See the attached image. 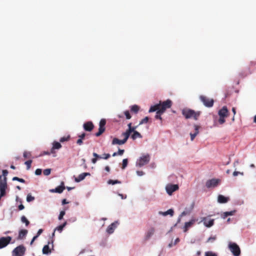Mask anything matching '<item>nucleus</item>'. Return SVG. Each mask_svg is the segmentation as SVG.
Segmentation results:
<instances>
[{
  "instance_id": "1",
  "label": "nucleus",
  "mask_w": 256,
  "mask_h": 256,
  "mask_svg": "<svg viewBox=\"0 0 256 256\" xmlns=\"http://www.w3.org/2000/svg\"><path fill=\"white\" fill-rule=\"evenodd\" d=\"M172 100L169 99L162 102H160L159 104L152 106L148 112H152L158 110L161 111V112L164 113L167 108H169L172 106Z\"/></svg>"
},
{
  "instance_id": "2",
  "label": "nucleus",
  "mask_w": 256,
  "mask_h": 256,
  "mask_svg": "<svg viewBox=\"0 0 256 256\" xmlns=\"http://www.w3.org/2000/svg\"><path fill=\"white\" fill-rule=\"evenodd\" d=\"M200 114V111L196 112L190 108H184L182 110V114L186 118H192L196 120H198Z\"/></svg>"
},
{
  "instance_id": "3",
  "label": "nucleus",
  "mask_w": 256,
  "mask_h": 256,
  "mask_svg": "<svg viewBox=\"0 0 256 256\" xmlns=\"http://www.w3.org/2000/svg\"><path fill=\"white\" fill-rule=\"evenodd\" d=\"M229 112L226 106H223L218 112L220 116L218 122L220 124H222L226 122L225 118L228 116Z\"/></svg>"
},
{
  "instance_id": "4",
  "label": "nucleus",
  "mask_w": 256,
  "mask_h": 256,
  "mask_svg": "<svg viewBox=\"0 0 256 256\" xmlns=\"http://www.w3.org/2000/svg\"><path fill=\"white\" fill-rule=\"evenodd\" d=\"M150 160L149 154H146L140 157L136 162V166L142 167L148 164Z\"/></svg>"
},
{
  "instance_id": "5",
  "label": "nucleus",
  "mask_w": 256,
  "mask_h": 256,
  "mask_svg": "<svg viewBox=\"0 0 256 256\" xmlns=\"http://www.w3.org/2000/svg\"><path fill=\"white\" fill-rule=\"evenodd\" d=\"M122 136L124 137V138L121 140H119L117 138H114L112 140V144H118V145H122V144H124L126 142L129 136L127 135V134L125 132L122 133Z\"/></svg>"
},
{
  "instance_id": "6",
  "label": "nucleus",
  "mask_w": 256,
  "mask_h": 256,
  "mask_svg": "<svg viewBox=\"0 0 256 256\" xmlns=\"http://www.w3.org/2000/svg\"><path fill=\"white\" fill-rule=\"evenodd\" d=\"M200 98L206 107L211 108L213 106L214 100L212 98H210L204 96H200Z\"/></svg>"
},
{
  "instance_id": "7",
  "label": "nucleus",
  "mask_w": 256,
  "mask_h": 256,
  "mask_svg": "<svg viewBox=\"0 0 256 256\" xmlns=\"http://www.w3.org/2000/svg\"><path fill=\"white\" fill-rule=\"evenodd\" d=\"M229 248L234 256H239L240 255V248L236 243L230 244H229Z\"/></svg>"
},
{
  "instance_id": "8",
  "label": "nucleus",
  "mask_w": 256,
  "mask_h": 256,
  "mask_svg": "<svg viewBox=\"0 0 256 256\" xmlns=\"http://www.w3.org/2000/svg\"><path fill=\"white\" fill-rule=\"evenodd\" d=\"M106 120L104 118L102 119L99 123L98 132L95 134L96 136H99L104 132L106 130L105 126Z\"/></svg>"
},
{
  "instance_id": "9",
  "label": "nucleus",
  "mask_w": 256,
  "mask_h": 256,
  "mask_svg": "<svg viewBox=\"0 0 256 256\" xmlns=\"http://www.w3.org/2000/svg\"><path fill=\"white\" fill-rule=\"evenodd\" d=\"M256 66V62L252 61L250 62L248 68L246 70L245 72H241L240 73V75L242 78H244L247 76L251 74L252 73V70H250V68H254Z\"/></svg>"
},
{
  "instance_id": "10",
  "label": "nucleus",
  "mask_w": 256,
  "mask_h": 256,
  "mask_svg": "<svg viewBox=\"0 0 256 256\" xmlns=\"http://www.w3.org/2000/svg\"><path fill=\"white\" fill-rule=\"evenodd\" d=\"M25 250L26 248L23 246H19L14 250L13 255L14 256H22L24 254Z\"/></svg>"
},
{
  "instance_id": "11",
  "label": "nucleus",
  "mask_w": 256,
  "mask_h": 256,
  "mask_svg": "<svg viewBox=\"0 0 256 256\" xmlns=\"http://www.w3.org/2000/svg\"><path fill=\"white\" fill-rule=\"evenodd\" d=\"M12 237L8 236L6 237H2L0 238V249L7 246L12 240Z\"/></svg>"
},
{
  "instance_id": "12",
  "label": "nucleus",
  "mask_w": 256,
  "mask_h": 256,
  "mask_svg": "<svg viewBox=\"0 0 256 256\" xmlns=\"http://www.w3.org/2000/svg\"><path fill=\"white\" fill-rule=\"evenodd\" d=\"M220 182V180L219 179L212 178L208 180L206 182V186L208 188H210L212 187H216L218 185Z\"/></svg>"
},
{
  "instance_id": "13",
  "label": "nucleus",
  "mask_w": 256,
  "mask_h": 256,
  "mask_svg": "<svg viewBox=\"0 0 256 256\" xmlns=\"http://www.w3.org/2000/svg\"><path fill=\"white\" fill-rule=\"evenodd\" d=\"M166 191L169 195H172L173 192L178 189V184H168L166 187Z\"/></svg>"
},
{
  "instance_id": "14",
  "label": "nucleus",
  "mask_w": 256,
  "mask_h": 256,
  "mask_svg": "<svg viewBox=\"0 0 256 256\" xmlns=\"http://www.w3.org/2000/svg\"><path fill=\"white\" fill-rule=\"evenodd\" d=\"M138 126H139V124L138 126H132V123L130 122L128 124V129L126 130L125 132L130 137V134L132 132L136 131V129L138 127Z\"/></svg>"
},
{
  "instance_id": "15",
  "label": "nucleus",
  "mask_w": 256,
  "mask_h": 256,
  "mask_svg": "<svg viewBox=\"0 0 256 256\" xmlns=\"http://www.w3.org/2000/svg\"><path fill=\"white\" fill-rule=\"evenodd\" d=\"M83 127L86 131L91 132L94 128V125L92 122H88L84 124Z\"/></svg>"
},
{
  "instance_id": "16",
  "label": "nucleus",
  "mask_w": 256,
  "mask_h": 256,
  "mask_svg": "<svg viewBox=\"0 0 256 256\" xmlns=\"http://www.w3.org/2000/svg\"><path fill=\"white\" fill-rule=\"evenodd\" d=\"M62 147V144L60 142L54 141L52 142V146L51 148V152L52 154H54L55 153V150H59Z\"/></svg>"
},
{
  "instance_id": "17",
  "label": "nucleus",
  "mask_w": 256,
  "mask_h": 256,
  "mask_svg": "<svg viewBox=\"0 0 256 256\" xmlns=\"http://www.w3.org/2000/svg\"><path fill=\"white\" fill-rule=\"evenodd\" d=\"M202 221L204 222V225L208 228L211 227L214 224V220H208L206 218H204Z\"/></svg>"
},
{
  "instance_id": "18",
  "label": "nucleus",
  "mask_w": 256,
  "mask_h": 256,
  "mask_svg": "<svg viewBox=\"0 0 256 256\" xmlns=\"http://www.w3.org/2000/svg\"><path fill=\"white\" fill-rule=\"evenodd\" d=\"M89 172H83L79 174L78 176L75 178L74 180L76 182H78L84 179L86 176H90Z\"/></svg>"
},
{
  "instance_id": "19",
  "label": "nucleus",
  "mask_w": 256,
  "mask_h": 256,
  "mask_svg": "<svg viewBox=\"0 0 256 256\" xmlns=\"http://www.w3.org/2000/svg\"><path fill=\"white\" fill-rule=\"evenodd\" d=\"M155 232V228L153 227L150 228L146 232L145 238L148 240L154 234Z\"/></svg>"
},
{
  "instance_id": "20",
  "label": "nucleus",
  "mask_w": 256,
  "mask_h": 256,
  "mask_svg": "<svg viewBox=\"0 0 256 256\" xmlns=\"http://www.w3.org/2000/svg\"><path fill=\"white\" fill-rule=\"evenodd\" d=\"M117 222H113L110 224L106 229L108 234H111L114 232L115 228L116 226Z\"/></svg>"
},
{
  "instance_id": "21",
  "label": "nucleus",
  "mask_w": 256,
  "mask_h": 256,
  "mask_svg": "<svg viewBox=\"0 0 256 256\" xmlns=\"http://www.w3.org/2000/svg\"><path fill=\"white\" fill-rule=\"evenodd\" d=\"M229 198L220 194L218 198V201L219 203L224 204L228 201Z\"/></svg>"
},
{
  "instance_id": "22",
  "label": "nucleus",
  "mask_w": 256,
  "mask_h": 256,
  "mask_svg": "<svg viewBox=\"0 0 256 256\" xmlns=\"http://www.w3.org/2000/svg\"><path fill=\"white\" fill-rule=\"evenodd\" d=\"M194 130H195L194 133V134L190 133V134L191 140H194V138H195V137L196 136V135L199 132L198 130L200 128V126L195 124L194 126Z\"/></svg>"
},
{
  "instance_id": "23",
  "label": "nucleus",
  "mask_w": 256,
  "mask_h": 256,
  "mask_svg": "<svg viewBox=\"0 0 256 256\" xmlns=\"http://www.w3.org/2000/svg\"><path fill=\"white\" fill-rule=\"evenodd\" d=\"M65 189V186H64V182H62L61 183V185L58 186L56 188H55V192L56 193L61 194L63 190Z\"/></svg>"
},
{
  "instance_id": "24",
  "label": "nucleus",
  "mask_w": 256,
  "mask_h": 256,
  "mask_svg": "<svg viewBox=\"0 0 256 256\" xmlns=\"http://www.w3.org/2000/svg\"><path fill=\"white\" fill-rule=\"evenodd\" d=\"M50 242H48V244L45 245L42 248V253L44 254H48L51 252V250L50 248L49 244H50Z\"/></svg>"
},
{
  "instance_id": "25",
  "label": "nucleus",
  "mask_w": 256,
  "mask_h": 256,
  "mask_svg": "<svg viewBox=\"0 0 256 256\" xmlns=\"http://www.w3.org/2000/svg\"><path fill=\"white\" fill-rule=\"evenodd\" d=\"M132 132L133 134L131 136V138L132 140H134L137 138H142V136L141 135V134L138 131Z\"/></svg>"
},
{
  "instance_id": "26",
  "label": "nucleus",
  "mask_w": 256,
  "mask_h": 256,
  "mask_svg": "<svg viewBox=\"0 0 256 256\" xmlns=\"http://www.w3.org/2000/svg\"><path fill=\"white\" fill-rule=\"evenodd\" d=\"M28 230H22L19 232L18 238L22 239L26 235Z\"/></svg>"
},
{
  "instance_id": "27",
  "label": "nucleus",
  "mask_w": 256,
  "mask_h": 256,
  "mask_svg": "<svg viewBox=\"0 0 256 256\" xmlns=\"http://www.w3.org/2000/svg\"><path fill=\"white\" fill-rule=\"evenodd\" d=\"M159 213H160V214H162L164 216H166L168 214H170L171 216H172L174 215V212L172 209H169L167 211H166L165 212H160Z\"/></svg>"
},
{
  "instance_id": "28",
  "label": "nucleus",
  "mask_w": 256,
  "mask_h": 256,
  "mask_svg": "<svg viewBox=\"0 0 256 256\" xmlns=\"http://www.w3.org/2000/svg\"><path fill=\"white\" fill-rule=\"evenodd\" d=\"M236 212V210H232L230 212H226L222 214V218H226L227 216H232Z\"/></svg>"
},
{
  "instance_id": "29",
  "label": "nucleus",
  "mask_w": 256,
  "mask_h": 256,
  "mask_svg": "<svg viewBox=\"0 0 256 256\" xmlns=\"http://www.w3.org/2000/svg\"><path fill=\"white\" fill-rule=\"evenodd\" d=\"M194 220H191L190 222H186L184 227V232H186L188 229L194 224Z\"/></svg>"
},
{
  "instance_id": "30",
  "label": "nucleus",
  "mask_w": 256,
  "mask_h": 256,
  "mask_svg": "<svg viewBox=\"0 0 256 256\" xmlns=\"http://www.w3.org/2000/svg\"><path fill=\"white\" fill-rule=\"evenodd\" d=\"M140 110V107L137 105L132 106L130 108V110L135 114L138 113Z\"/></svg>"
},
{
  "instance_id": "31",
  "label": "nucleus",
  "mask_w": 256,
  "mask_h": 256,
  "mask_svg": "<svg viewBox=\"0 0 256 256\" xmlns=\"http://www.w3.org/2000/svg\"><path fill=\"white\" fill-rule=\"evenodd\" d=\"M66 222H64L62 224H61L58 226H57L55 230H54V231H56V230H58L59 232H61L62 231V230L66 226Z\"/></svg>"
},
{
  "instance_id": "32",
  "label": "nucleus",
  "mask_w": 256,
  "mask_h": 256,
  "mask_svg": "<svg viewBox=\"0 0 256 256\" xmlns=\"http://www.w3.org/2000/svg\"><path fill=\"white\" fill-rule=\"evenodd\" d=\"M156 114L155 116V118L156 119H158V120H162V118L161 117V114H163L162 112H161V111H160V110H156Z\"/></svg>"
},
{
  "instance_id": "33",
  "label": "nucleus",
  "mask_w": 256,
  "mask_h": 256,
  "mask_svg": "<svg viewBox=\"0 0 256 256\" xmlns=\"http://www.w3.org/2000/svg\"><path fill=\"white\" fill-rule=\"evenodd\" d=\"M21 221L22 222L24 223L26 226H28V224H30V222L24 216H22L21 217Z\"/></svg>"
},
{
  "instance_id": "34",
  "label": "nucleus",
  "mask_w": 256,
  "mask_h": 256,
  "mask_svg": "<svg viewBox=\"0 0 256 256\" xmlns=\"http://www.w3.org/2000/svg\"><path fill=\"white\" fill-rule=\"evenodd\" d=\"M8 174V171L6 170H2V180H4L5 182H6V176Z\"/></svg>"
},
{
  "instance_id": "35",
  "label": "nucleus",
  "mask_w": 256,
  "mask_h": 256,
  "mask_svg": "<svg viewBox=\"0 0 256 256\" xmlns=\"http://www.w3.org/2000/svg\"><path fill=\"white\" fill-rule=\"evenodd\" d=\"M108 183L110 184H121V182L119 181L118 180H108Z\"/></svg>"
},
{
  "instance_id": "36",
  "label": "nucleus",
  "mask_w": 256,
  "mask_h": 256,
  "mask_svg": "<svg viewBox=\"0 0 256 256\" xmlns=\"http://www.w3.org/2000/svg\"><path fill=\"white\" fill-rule=\"evenodd\" d=\"M70 140V136H64L60 139V142H68Z\"/></svg>"
},
{
  "instance_id": "37",
  "label": "nucleus",
  "mask_w": 256,
  "mask_h": 256,
  "mask_svg": "<svg viewBox=\"0 0 256 256\" xmlns=\"http://www.w3.org/2000/svg\"><path fill=\"white\" fill-rule=\"evenodd\" d=\"M34 200V197L32 196L30 194H28L26 196V201L28 202H30Z\"/></svg>"
},
{
  "instance_id": "38",
  "label": "nucleus",
  "mask_w": 256,
  "mask_h": 256,
  "mask_svg": "<svg viewBox=\"0 0 256 256\" xmlns=\"http://www.w3.org/2000/svg\"><path fill=\"white\" fill-rule=\"evenodd\" d=\"M12 180H16V181H18V182H22V183H25V182H26V181L24 179L19 178L16 176L14 177Z\"/></svg>"
},
{
  "instance_id": "39",
  "label": "nucleus",
  "mask_w": 256,
  "mask_h": 256,
  "mask_svg": "<svg viewBox=\"0 0 256 256\" xmlns=\"http://www.w3.org/2000/svg\"><path fill=\"white\" fill-rule=\"evenodd\" d=\"M128 159L125 158L122 160V169H124L126 167V166L128 165Z\"/></svg>"
},
{
  "instance_id": "40",
  "label": "nucleus",
  "mask_w": 256,
  "mask_h": 256,
  "mask_svg": "<svg viewBox=\"0 0 256 256\" xmlns=\"http://www.w3.org/2000/svg\"><path fill=\"white\" fill-rule=\"evenodd\" d=\"M124 114L126 116V119L130 120L132 116L128 110H126L124 112Z\"/></svg>"
},
{
  "instance_id": "41",
  "label": "nucleus",
  "mask_w": 256,
  "mask_h": 256,
  "mask_svg": "<svg viewBox=\"0 0 256 256\" xmlns=\"http://www.w3.org/2000/svg\"><path fill=\"white\" fill-rule=\"evenodd\" d=\"M148 120L149 118L148 116L145 117L144 118L141 120V121L139 123V125L147 123L148 121Z\"/></svg>"
},
{
  "instance_id": "42",
  "label": "nucleus",
  "mask_w": 256,
  "mask_h": 256,
  "mask_svg": "<svg viewBox=\"0 0 256 256\" xmlns=\"http://www.w3.org/2000/svg\"><path fill=\"white\" fill-rule=\"evenodd\" d=\"M32 162V160H28L24 162V164L26 166L27 170H29L30 168Z\"/></svg>"
},
{
  "instance_id": "43",
  "label": "nucleus",
  "mask_w": 256,
  "mask_h": 256,
  "mask_svg": "<svg viewBox=\"0 0 256 256\" xmlns=\"http://www.w3.org/2000/svg\"><path fill=\"white\" fill-rule=\"evenodd\" d=\"M31 152H24L23 156L24 158H30L31 157Z\"/></svg>"
},
{
  "instance_id": "44",
  "label": "nucleus",
  "mask_w": 256,
  "mask_h": 256,
  "mask_svg": "<svg viewBox=\"0 0 256 256\" xmlns=\"http://www.w3.org/2000/svg\"><path fill=\"white\" fill-rule=\"evenodd\" d=\"M50 172H51V169L50 168H46V169H45L44 172H43V173H44V176H48L50 174Z\"/></svg>"
},
{
  "instance_id": "45",
  "label": "nucleus",
  "mask_w": 256,
  "mask_h": 256,
  "mask_svg": "<svg viewBox=\"0 0 256 256\" xmlns=\"http://www.w3.org/2000/svg\"><path fill=\"white\" fill-rule=\"evenodd\" d=\"M205 256H217V254L212 252H208L205 253Z\"/></svg>"
},
{
  "instance_id": "46",
  "label": "nucleus",
  "mask_w": 256,
  "mask_h": 256,
  "mask_svg": "<svg viewBox=\"0 0 256 256\" xmlns=\"http://www.w3.org/2000/svg\"><path fill=\"white\" fill-rule=\"evenodd\" d=\"M65 211L62 210L60 212V214L58 216V220H61L62 219L64 216L65 214Z\"/></svg>"
},
{
  "instance_id": "47",
  "label": "nucleus",
  "mask_w": 256,
  "mask_h": 256,
  "mask_svg": "<svg viewBox=\"0 0 256 256\" xmlns=\"http://www.w3.org/2000/svg\"><path fill=\"white\" fill-rule=\"evenodd\" d=\"M110 156L109 154H102V156H101V158H104L105 160L108 159Z\"/></svg>"
},
{
  "instance_id": "48",
  "label": "nucleus",
  "mask_w": 256,
  "mask_h": 256,
  "mask_svg": "<svg viewBox=\"0 0 256 256\" xmlns=\"http://www.w3.org/2000/svg\"><path fill=\"white\" fill-rule=\"evenodd\" d=\"M52 154L51 152V151L50 152H46V151H44L43 152H42L40 154V156H42L44 155H50V154Z\"/></svg>"
},
{
  "instance_id": "49",
  "label": "nucleus",
  "mask_w": 256,
  "mask_h": 256,
  "mask_svg": "<svg viewBox=\"0 0 256 256\" xmlns=\"http://www.w3.org/2000/svg\"><path fill=\"white\" fill-rule=\"evenodd\" d=\"M42 170H41V169H40V168H38V169H36V171H35V174H36V175H38H38H40V174H42Z\"/></svg>"
},
{
  "instance_id": "50",
  "label": "nucleus",
  "mask_w": 256,
  "mask_h": 256,
  "mask_svg": "<svg viewBox=\"0 0 256 256\" xmlns=\"http://www.w3.org/2000/svg\"><path fill=\"white\" fill-rule=\"evenodd\" d=\"M216 236H210L208 240V242H213L216 240Z\"/></svg>"
},
{
  "instance_id": "51",
  "label": "nucleus",
  "mask_w": 256,
  "mask_h": 256,
  "mask_svg": "<svg viewBox=\"0 0 256 256\" xmlns=\"http://www.w3.org/2000/svg\"><path fill=\"white\" fill-rule=\"evenodd\" d=\"M238 174H240L242 175H243L244 174L243 172H236V171H234V172H233V176H237Z\"/></svg>"
},
{
  "instance_id": "52",
  "label": "nucleus",
  "mask_w": 256,
  "mask_h": 256,
  "mask_svg": "<svg viewBox=\"0 0 256 256\" xmlns=\"http://www.w3.org/2000/svg\"><path fill=\"white\" fill-rule=\"evenodd\" d=\"M124 150L119 149L117 152H118V155L122 156L124 154Z\"/></svg>"
},
{
  "instance_id": "53",
  "label": "nucleus",
  "mask_w": 256,
  "mask_h": 256,
  "mask_svg": "<svg viewBox=\"0 0 256 256\" xmlns=\"http://www.w3.org/2000/svg\"><path fill=\"white\" fill-rule=\"evenodd\" d=\"M83 142H82V140L80 139V138L77 140L76 141V144H78V145H82V144Z\"/></svg>"
},
{
  "instance_id": "54",
  "label": "nucleus",
  "mask_w": 256,
  "mask_h": 256,
  "mask_svg": "<svg viewBox=\"0 0 256 256\" xmlns=\"http://www.w3.org/2000/svg\"><path fill=\"white\" fill-rule=\"evenodd\" d=\"M86 134L85 133H82V134H81L80 135H79L78 136V138L81 139V140H83L84 137L86 136Z\"/></svg>"
},
{
  "instance_id": "55",
  "label": "nucleus",
  "mask_w": 256,
  "mask_h": 256,
  "mask_svg": "<svg viewBox=\"0 0 256 256\" xmlns=\"http://www.w3.org/2000/svg\"><path fill=\"white\" fill-rule=\"evenodd\" d=\"M93 156H94V158H102V157L100 156L98 154H97L96 152L93 153Z\"/></svg>"
},
{
  "instance_id": "56",
  "label": "nucleus",
  "mask_w": 256,
  "mask_h": 256,
  "mask_svg": "<svg viewBox=\"0 0 256 256\" xmlns=\"http://www.w3.org/2000/svg\"><path fill=\"white\" fill-rule=\"evenodd\" d=\"M136 174H138V176H142L144 175V172L142 171H138V170L136 172Z\"/></svg>"
},
{
  "instance_id": "57",
  "label": "nucleus",
  "mask_w": 256,
  "mask_h": 256,
  "mask_svg": "<svg viewBox=\"0 0 256 256\" xmlns=\"http://www.w3.org/2000/svg\"><path fill=\"white\" fill-rule=\"evenodd\" d=\"M43 232V230L42 229H40L38 232H37V234L36 235V236H38V237L42 232Z\"/></svg>"
},
{
  "instance_id": "58",
  "label": "nucleus",
  "mask_w": 256,
  "mask_h": 256,
  "mask_svg": "<svg viewBox=\"0 0 256 256\" xmlns=\"http://www.w3.org/2000/svg\"><path fill=\"white\" fill-rule=\"evenodd\" d=\"M18 210H22L23 209H24V206L23 204H21L20 205L18 206Z\"/></svg>"
},
{
  "instance_id": "59",
  "label": "nucleus",
  "mask_w": 256,
  "mask_h": 256,
  "mask_svg": "<svg viewBox=\"0 0 256 256\" xmlns=\"http://www.w3.org/2000/svg\"><path fill=\"white\" fill-rule=\"evenodd\" d=\"M38 236H34V238H32V240H31L30 242V244H32V243L34 242L38 238Z\"/></svg>"
},
{
  "instance_id": "60",
  "label": "nucleus",
  "mask_w": 256,
  "mask_h": 256,
  "mask_svg": "<svg viewBox=\"0 0 256 256\" xmlns=\"http://www.w3.org/2000/svg\"><path fill=\"white\" fill-rule=\"evenodd\" d=\"M97 158H93L92 160V162L93 163V164H96V161H97Z\"/></svg>"
},
{
  "instance_id": "61",
  "label": "nucleus",
  "mask_w": 256,
  "mask_h": 256,
  "mask_svg": "<svg viewBox=\"0 0 256 256\" xmlns=\"http://www.w3.org/2000/svg\"><path fill=\"white\" fill-rule=\"evenodd\" d=\"M104 169L108 172H110V168L108 166H106Z\"/></svg>"
},
{
  "instance_id": "62",
  "label": "nucleus",
  "mask_w": 256,
  "mask_h": 256,
  "mask_svg": "<svg viewBox=\"0 0 256 256\" xmlns=\"http://www.w3.org/2000/svg\"><path fill=\"white\" fill-rule=\"evenodd\" d=\"M68 202H66V199H64L62 200V204H68Z\"/></svg>"
},
{
  "instance_id": "63",
  "label": "nucleus",
  "mask_w": 256,
  "mask_h": 256,
  "mask_svg": "<svg viewBox=\"0 0 256 256\" xmlns=\"http://www.w3.org/2000/svg\"><path fill=\"white\" fill-rule=\"evenodd\" d=\"M232 111L234 113V115H235L236 114V108H232Z\"/></svg>"
},
{
  "instance_id": "64",
  "label": "nucleus",
  "mask_w": 256,
  "mask_h": 256,
  "mask_svg": "<svg viewBox=\"0 0 256 256\" xmlns=\"http://www.w3.org/2000/svg\"><path fill=\"white\" fill-rule=\"evenodd\" d=\"M186 214V212H183L181 214H180V216H185Z\"/></svg>"
}]
</instances>
